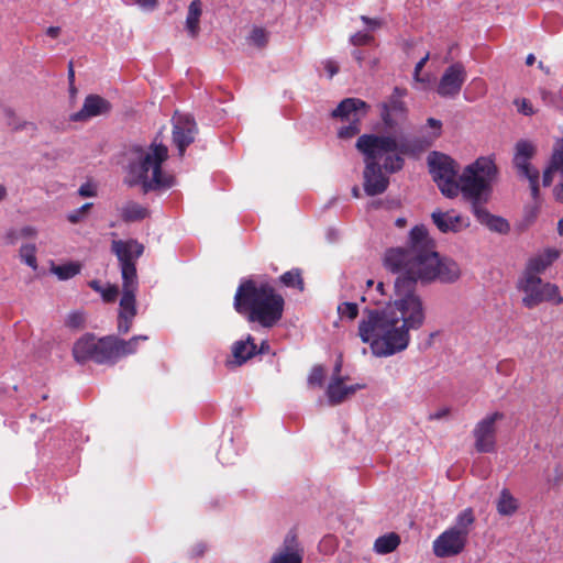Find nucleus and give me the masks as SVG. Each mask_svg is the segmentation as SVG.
I'll list each match as a JSON object with an SVG mask.
<instances>
[{"label":"nucleus","mask_w":563,"mask_h":563,"mask_svg":"<svg viewBox=\"0 0 563 563\" xmlns=\"http://www.w3.org/2000/svg\"><path fill=\"white\" fill-rule=\"evenodd\" d=\"M384 265L399 274L394 283L395 300L384 309L365 308L358 323V335L369 344L374 355L386 357L407 349L410 330L420 329L426 320V308L416 292L417 283L439 280L452 284L461 277L460 265L441 257L424 225L409 232L407 245L385 252Z\"/></svg>","instance_id":"f257e3e1"},{"label":"nucleus","mask_w":563,"mask_h":563,"mask_svg":"<svg viewBox=\"0 0 563 563\" xmlns=\"http://www.w3.org/2000/svg\"><path fill=\"white\" fill-rule=\"evenodd\" d=\"M431 144L421 137L401 139L397 141L390 135L363 134L357 139L356 148L365 156L364 190L367 196L383 194L389 184L384 175L378 159H384V168L388 173H396L404 166L401 155H415L423 152Z\"/></svg>","instance_id":"f03ea898"},{"label":"nucleus","mask_w":563,"mask_h":563,"mask_svg":"<svg viewBox=\"0 0 563 563\" xmlns=\"http://www.w3.org/2000/svg\"><path fill=\"white\" fill-rule=\"evenodd\" d=\"M233 307L249 322L272 329L283 318L285 299L272 284L246 279L235 291Z\"/></svg>","instance_id":"7ed1b4c3"},{"label":"nucleus","mask_w":563,"mask_h":563,"mask_svg":"<svg viewBox=\"0 0 563 563\" xmlns=\"http://www.w3.org/2000/svg\"><path fill=\"white\" fill-rule=\"evenodd\" d=\"M168 158V148L164 144H151L147 148L131 146L124 184L129 187L141 186L143 194L166 190L174 186L175 179L165 174L162 165Z\"/></svg>","instance_id":"20e7f679"},{"label":"nucleus","mask_w":563,"mask_h":563,"mask_svg":"<svg viewBox=\"0 0 563 563\" xmlns=\"http://www.w3.org/2000/svg\"><path fill=\"white\" fill-rule=\"evenodd\" d=\"M147 335H134L129 340L117 335L96 339L92 334L80 338L73 347V355L78 363L93 361L97 364H115L120 358L134 354L140 341H147Z\"/></svg>","instance_id":"39448f33"},{"label":"nucleus","mask_w":563,"mask_h":563,"mask_svg":"<svg viewBox=\"0 0 563 563\" xmlns=\"http://www.w3.org/2000/svg\"><path fill=\"white\" fill-rule=\"evenodd\" d=\"M498 176V168L490 157H478L467 165L457 180L459 194L464 200L475 206L486 205L493 194V185Z\"/></svg>","instance_id":"423d86ee"},{"label":"nucleus","mask_w":563,"mask_h":563,"mask_svg":"<svg viewBox=\"0 0 563 563\" xmlns=\"http://www.w3.org/2000/svg\"><path fill=\"white\" fill-rule=\"evenodd\" d=\"M476 516L473 508L463 509L454 519L451 527L439 534L432 543V551L437 558H452L461 554L474 530Z\"/></svg>","instance_id":"0eeeda50"},{"label":"nucleus","mask_w":563,"mask_h":563,"mask_svg":"<svg viewBox=\"0 0 563 563\" xmlns=\"http://www.w3.org/2000/svg\"><path fill=\"white\" fill-rule=\"evenodd\" d=\"M516 288L522 292L521 302L528 309H533L543 302L554 306L563 303V296L559 286L550 282H543L541 277L520 276Z\"/></svg>","instance_id":"6e6552de"},{"label":"nucleus","mask_w":563,"mask_h":563,"mask_svg":"<svg viewBox=\"0 0 563 563\" xmlns=\"http://www.w3.org/2000/svg\"><path fill=\"white\" fill-rule=\"evenodd\" d=\"M111 252L119 262L122 290L139 289L136 261L143 255L144 245L134 239L113 240Z\"/></svg>","instance_id":"1a4fd4ad"},{"label":"nucleus","mask_w":563,"mask_h":563,"mask_svg":"<svg viewBox=\"0 0 563 563\" xmlns=\"http://www.w3.org/2000/svg\"><path fill=\"white\" fill-rule=\"evenodd\" d=\"M428 164L440 191L448 198L456 197L459 195L456 162L445 154L432 152L428 157Z\"/></svg>","instance_id":"9d476101"},{"label":"nucleus","mask_w":563,"mask_h":563,"mask_svg":"<svg viewBox=\"0 0 563 563\" xmlns=\"http://www.w3.org/2000/svg\"><path fill=\"white\" fill-rule=\"evenodd\" d=\"M536 154L537 146L531 141L523 139L519 140L515 145L512 164L518 175L529 180L531 196L533 200L537 201L540 195V173L530 164V161L534 157Z\"/></svg>","instance_id":"9b49d317"},{"label":"nucleus","mask_w":563,"mask_h":563,"mask_svg":"<svg viewBox=\"0 0 563 563\" xmlns=\"http://www.w3.org/2000/svg\"><path fill=\"white\" fill-rule=\"evenodd\" d=\"M504 413L495 411L479 420L474 429V446L479 453H492L496 450V422L504 419Z\"/></svg>","instance_id":"f8f14e48"},{"label":"nucleus","mask_w":563,"mask_h":563,"mask_svg":"<svg viewBox=\"0 0 563 563\" xmlns=\"http://www.w3.org/2000/svg\"><path fill=\"white\" fill-rule=\"evenodd\" d=\"M465 80V67L462 63H454L444 70L439 81L437 92L441 97H454L459 95Z\"/></svg>","instance_id":"ddd939ff"},{"label":"nucleus","mask_w":563,"mask_h":563,"mask_svg":"<svg viewBox=\"0 0 563 563\" xmlns=\"http://www.w3.org/2000/svg\"><path fill=\"white\" fill-rule=\"evenodd\" d=\"M136 292L137 289L122 290L117 319L119 334H128L132 329L133 320L137 314Z\"/></svg>","instance_id":"4468645a"},{"label":"nucleus","mask_w":563,"mask_h":563,"mask_svg":"<svg viewBox=\"0 0 563 563\" xmlns=\"http://www.w3.org/2000/svg\"><path fill=\"white\" fill-rule=\"evenodd\" d=\"M197 133V124L192 117L186 114L179 117L173 130V141L176 144L179 155L184 156L187 146H189Z\"/></svg>","instance_id":"2eb2a0df"},{"label":"nucleus","mask_w":563,"mask_h":563,"mask_svg":"<svg viewBox=\"0 0 563 563\" xmlns=\"http://www.w3.org/2000/svg\"><path fill=\"white\" fill-rule=\"evenodd\" d=\"M407 95V90L396 87L387 102L382 104V120L393 128L396 124V118L406 113L405 102L401 100Z\"/></svg>","instance_id":"dca6fc26"},{"label":"nucleus","mask_w":563,"mask_h":563,"mask_svg":"<svg viewBox=\"0 0 563 563\" xmlns=\"http://www.w3.org/2000/svg\"><path fill=\"white\" fill-rule=\"evenodd\" d=\"M303 549L300 547L297 534L294 531H289L283 542V547L278 553H276L271 563H302Z\"/></svg>","instance_id":"f3484780"},{"label":"nucleus","mask_w":563,"mask_h":563,"mask_svg":"<svg viewBox=\"0 0 563 563\" xmlns=\"http://www.w3.org/2000/svg\"><path fill=\"white\" fill-rule=\"evenodd\" d=\"M111 110V104L104 98L98 95H89L86 97L82 108L71 114L70 119L75 122L85 121L92 117L106 114Z\"/></svg>","instance_id":"a211bd4d"},{"label":"nucleus","mask_w":563,"mask_h":563,"mask_svg":"<svg viewBox=\"0 0 563 563\" xmlns=\"http://www.w3.org/2000/svg\"><path fill=\"white\" fill-rule=\"evenodd\" d=\"M433 223L442 233H457L470 227V219L453 212L434 211L431 214Z\"/></svg>","instance_id":"6ab92c4d"},{"label":"nucleus","mask_w":563,"mask_h":563,"mask_svg":"<svg viewBox=\"0 0 563 563\" xmlns=\"http://www.w3.org/2000/svg\"><path fill=\"white\" fill-rule=\"evenodd\" d=\"M559 257L560 252L558 250L545 249L543 253L528 260L520 276L540 277V274L544 273Z\"/></svg>","instance_id":"aec40b11"},{"label":"nucleus","mask_w":563,"mask_h":563,"mask_svg":"<svg viewBox=\"0 0 563 563\" xmlns=\"http://www.w3.org/2000/svg\"><path fill=\"white\" fill-rule=\"evenodd\" d=\"M369 106L358 98H345L338 107L332 111L333 118H340L342 120H353L355 118H364L367 114Z\"/></svg>","instance_id":"412c9836"},{"label":"nucleus","mask_w":563,"mask_h":563,"mask_svg":"<svg viewBox=\"0 0 563 563\" xmlns=\"http://www.w3.org/2000/svg\"><path fill=\"white\" fill-rule=\"evenodd\" d=\"M365 388L364 384L344 385L343 377H332L327 387V397L331 406L342 404L346 398L354 395L357 390Z\"/></svg>","instance_id":"4be33fe9"},{"label":"nucleus","mask_w":563,"mask_h":563,"mask_svg":"<svg viewBox=\"0 0 563 563\" xmlns=\"http://www.w3.org/2000/svg\"><path fill=\"white\" fill-rule=\"evenodd\" d=\"M476 220L488 228L493 232H497L500 234H506L510 230V225L508 221L499 216L492 214L486 208L485 205L475 206V208L471 209Z\"/></svg>","instance_id":"5701e85b"},{"label":"nucleus","mask_w":563,"mask_h":563,"mask_svg":"<svg viewBox=\"0 0 563 563\" xmlns=\"http://www.w3.org/2000/svg\"><path fill=\"white\" fill-rule=\"evenodd\" d=\"M233 364L241 366L249 360L257 355V345L255 344L254 338L249 334L245 340H240L232 345Z\"/></svg>","instance_id":"b1692460"},{"label":"nucleus","mask_w":563,"mask_h":563,"mask_svg":"<svg viewBox=\"0 0 563 563\" xmlns=\"http://www.w3.org/2000/svg\"><path fill=\"white\" fill-rule=\"evenodd\" d=\"M556 172L563 175V137L554 144L550 162L543 172L542 185L544 187L551 186L553 174Z\"/></svg>","instance_id":"393cba45"},{"label":"nucleus","mask_w":563,"mask_h":563,"mask_svg":"<svg viewBox=\"0 0 563 563\" xmlns=\"http://www.w3.org/2000/svg\"><path fill=\"white\" fill-rule=\"evenodd\" d=\"M148 216V209L135 201H128L120 209V217L126 223L142 221Z\"/></svg>","instance_id":"a878e982"},{"label":"nucleus","mask_w":563,"mask_h":563,"mask_svg":"<svg viewBox=\"0 0 563 563\" xmlns=\"http://www.w3.org/2000/svg\"><path fill=\"white\" fill-rule=\"evenodd\" d=\"M519 508L518 499L508 488H503L496 501V509L500 516H512Z\"/></svg>","instance_id":"bb28decb"},{"label":"nucleus","mask_w":563,"mask_h":563,"mask_svg":"<svg viewBox=\"0 0 563 563\" xmlns=\"http://www.w3.org/2000/svg\"><path fill=\"white\" fill-rule=\"evenodd\" d=\"M202 14V4L200 0H192L188 7V13L186 18V29L191 37H196L199 34L200 16Z\"/></svg>","instance_id":"cd10ccee"},{"label":"nucleus","mask_w":563,"mask_h":563,"mask_svg":"<svg viewBox=\"0 0 563 563\" xmlns=\"http://www.w3.org/2000/svg\"><path fill=\"white\" fill-rule=\"evenodd\" d=\"M400 544V537L396 532H389L375 540L374 551L378 554H388Z\"/></svg>","instance_id":"c85d7f7f"},{"label":"nucleus","mask_w":563,"mask_h":563,"mask_svg":"<svg viewBox=\"0 0 563 563\" xmlns=\"http://www.w3.org/2000/svg\"><path fill=\"white\" fill-rule=\"evenodd\" d=\"M81 271V265L79 263L69 262L63 265H56L52 267V272L58 277L60 280H67L78 275Z\"/></svg>","instance_id":"c756f323"},{"label":"nucleus","mask_w":563,"mask_h":563,"mask_svg":"<svg viewBox=\"0 0 563 563\" xmlns=\"http://www.w3.org/2000/svg\"><path fill=\"white\" fill-rule=\"evenodd\" d=\"M279 280L286 287L297 288L299 290H303V279L301 276V271L298 268L288 271L284 273Z\"/></svg>","instance_id":"7c9ffc66"},{"label":"nucleus","mask_w":563,"mask_h":563,"mask_svg":"<svg viewBox=\"0 0 563 563\" xmlns=\"http://www.w3.org/2000/svg\"><path fill=\"white\" fill-rule=\"evenodd\" d=\"M21 260L31 268H37L36 246L35 244H24L20 247Z\"/></svg>","instance_id":"2f4dec72"},{"label":"nucleus","mask_w":563,"mask_h":563,"mask_svg":"<svg viewBox=\"0 0 563 563\" xmlns=\"http://www.w3.org/2000/svg\"><path fill=\"white\" fill-rule=\"evenodd\" d=\"M338 313L340 314L341 319H347L352 321L358 316V306L355 302H342L338 306Z\"/></svg>","instance_id":"473e14b6"},{"label":"nucleus","mask_w":563,"mask_h":563,"mask_svg":"<svg viewBox=\"0 0 563 563\" xmlns=\"http://www.w3.org/2000/svg\"><path fill=\"white\" fill-rule=\"evenodd\" d=\"M325 378V371L321 365H314L308 376V385L311 387H322Z\"/></svg>","instance_id":"72a5a7b5"},{"label":"nucleus","mask_w":563,"mask_h":563,"mask_svg":"<svg viewBox=\"0 0 563 563\" xmlns=\"http://www.w3.org/2000/svg\"><path fill=\"white\" fill-rule=\"evenodd\" d=\"M92 202H86L80 208L69 212L67 214V220L73 224L81 222L86 218L87 213L92 208Z\"/></svg>","instance_id":"f704fd0d"},{"label":"nucleus","mask_w":563,"mask_h":563,"mask_svg":"<svg viewBox=\"0 0 563 563\" xmlns=\"http://www.w3.org/2000/svg\"><path fill=\"white\" fill-rule=\"evenodd\" d=\"M360 118H355L351 121V123L346 126H342L339 132L338 136L340 139H351L360 133Z\"/></svg>","instance_id":"c9c22d12"},{"label":"nucleus","mask_w":563,"mask_h":563,"mask_svg":"<svg viewBox=\"0 0 563 563\" xmlns=\"http://www.w3.org/2000/svg\"><path fill=\"white\" fill-rule=\"evenodd\" d=\"M251 41L258 47H263L267 44V33L262 27L253 29L251 36Z\"/></svg>","instance_id":"e433bc0d"},{"label":"nucleus","mask_w":563,"mask_h":563,"mask_svg":"<svg viewBox=\"0 0 563 563\" xmlns=\"http://www.w3.org/2000/svg\"><path fill=\"white\" fill-rule=\"evenodd\" d=\"M514 104L517 107L518 112L523 115L534 114L532 103L526 98L515 99Z\"/></svg>","instance_id":"4c0bfd02"},{"label":"nucleus","mask_w":563,"mask_h":563,"mask_svg":"<svg viewBox=\"0 0 563 563\" xmlns=\"http://www.w3.org/2000/svg\"><path fill=\"white\" fill-rule=\"evenodd\" d=\"M100 294L104 302H114L119 295V287L117 285H109Z\"/></svg>","instance_id":"58836bf2"},{"label":"nucleus","mask_w":563,"mask_h":563,"mask_svg":"<svg viewBox=\"0 0 563 563\" xmlns=\"http://www.w3.org/2000/svg\"><path fill=\"white\" fill-rule=\"evenodd\" d=\"M373 41V36L368 33L357 32L351 36V43L355 46L367 45Z\"/></svg>","instance_id":"ea45409f"},{"label":"nucleus","mask_w":563,"mask_h":563,"mask_svg":"<svg viewBox=\"0 0 563 563\" xmlns=\"http://www.w3.org/2000/svg\"><path fill=\"white\" fill-rule=\"evenodd\" d=\"M4 114H5V118L8 119V124L10 126H12L13 130L18 131V130L24 129L26 123L25 122L24 123L16 122V115H15V112L13 109H11V108L4 109Z\"/></svg>","instance_id":"a19ab883"},{"label":"nucleus","mask_w":563,"mask_h":563,"mask_svg":"<svg viewBox=\"0 0 563 563\" xmlns=\"http://www.w3.org/2000/svg\"><path fill=\"white\" fill-rule=\"evenodd\" d=\"M538 214H539V205L538 203L528 208L525 213L526 227H529L532 223H534L536 219L538 218Z\"/></svg>","instance_id":"79ce46f5"},{"label":"nucleus","mask_w":563,"mask_h":563,"mask_svg":"<svg viewBox=\"0 0 563 563\" xmlns=\"http://www.w3.org/2000/svg\"><path fill=\"white\" fill-rule=\"evenodd\" d=\"M84 323V316L80 312H73L68 316L67 325L70 328H80Z\"/></svg>","instance_id":"37998d69"},{"label":"nucleus","mask_w":563,"mask_h":563,"mask_svg":"<svg viewBox=\"0 0 563 563\" xmlns=\"http://www.w3.org/2000/svg\"><path fill=\"white\" fill-rule=\"evenodd\" d=\"M78 194L81 197H95L97 195V190L92 184L86 183L79 187Z\"/></svg>","instance_id":"c03bdc74"},{"label":"nucleus","mask_w":563,"mask_h":563,"mask_svg":"<svg viewBox=\"0 0 563 563\" xmlns=\"http://www.w3.org/2000/svg\"><path fill=\"white\" fill-rule=\"evenodd\" d=\"M324 69L329 74V78H332L334 75L339 73V65L336 62L332 59H327L323 62Z\"/></svg>","instance_id":"a18cd8bd"},{"label":"nucleus","mask_w":563,"mask_h":563,"mask_svg":"<svg viewBox=\"0 0 563 563\" xmlns=\"http://www.w3.org/2000/svg\"><path fill=\"white\" fill-rule=\"evenodd\" d=\"M361 20L367 25L369 26L372 30H376V29H379L382 26V20L379 19H372V18H368L366 15H362L361 16Z\"/></svg>","instance_id":"49530a36"},{"label":"nucleus","mask_w":563,"mask_h":563,"mask_svg":"<svg viewBox=\"0 0 563 563\" xmlns=\"http://www.w3.org/2000/svg\"><path fill=\"white\" fill-rule=\"evenodd\" d=\"M36 234H37L36 229L34 227H31V225L23 227L20 230L21 238L31 239V238H35Z\"/></svg>","instance_id":"de8ad7c7"},{"label":"nucleus","mask_w":563,"mask_h":563,"mask_svg":"<svg viewBox=\"0 0 563 563\" xmlns=\"http://www.w3.org/2000/svg\"><path fill=\"white\" fill-rule=\"evenodd\" d=\"M428 59H429V54H427L424 57H422V58H421V59L416 64V67H415V74H413V76H415V79H416L417 81H419V80H420V78H419V74H420V71L422 70V68L424 67V65H426V63L428 62Z\"/></svg>","instance_id":"09e8293b"},{"label":"nucleus","mask_w":563,"mask_h":563,"mask_svg":"<svg viewBox=\"0 0 563 563\" xmlns=\"http://www.w3.org/2000/svg\"><path fill=\"white\" fill-rule=\"evenodd\" d=\"M427 125L437 130V133L434 134V137H438L440 135V131H441V128H442V123H441L440 120H437L434 118H429L427 120Z\"/></svg>","instance_id":"8fccbe9b"},{"label":"nucleus","mask_w":563,"mask_h":563,"mask_svg":"<svg viewBox=\"0 0 563 563\" xmlns=\"http://www.w3.org/2000/svg\"><path fill=\"white\" fill-rule=\"evenodd\" d=\"M21 238L20 235V231H16V230H10L7 234H5V240L9 244H15L16 241Z\"/></svg>","instance_id":"3c124183"},{"label":"nucleus","mask_w":563,"mask_h":563,"mask_svg":"<svg viewBox=\"0 0 563 563\" xmlns=\"http://www.w3.org/2000/svg\"><path fill=\"white\" fill-rule=\"evenodd\" d=\"M541 93V98L544 102L549 103V104H552L554 103L555 101V96L554 93H552L551 91H548L545 89H541L540 91Z\"/></svg>","instance_id":"603ef678"},{"label":"nucleus","mask_w":563,"mask_h":563,"mask_svg":"<svg viewBox=\"0 0 563 563\" xmlns=\"http://www.w3.org/2000/svg\"><path fill=\"white\" fill-rule=\"evenodd\" d=\"M449 412H450L449 408H443V409H440L437 412L430 415L429 419L430 420H439V419H442L443 417L448 416Z\"/></svg>","instance_id":"864d4df0"},{"label":"nucleus","mask_w":563,"mask_h":563,"mask_svg":"<svg viewBox=\"0 0 563 563\" xmlns=\"http://www.w3.org/2000/svg\"><path fill=\"white\" fill-rule=\"evenodd\" d=\"M553 195L558 201L563 202V183L554 187Z\"/></svg>","instance_id":"5fc2aeb1"},{"label":"nucleus","mask_w":563,"mask_h":563,"mask_svg":"<svg viewBox=\"0 0 563 563\" xmlns=\"http://www.w3.org/2000/svg\"><path fill=\"white\" fill-rule=\"evenodd\" d=\"M471 86L479 89L481 95H484L486 92L485 82L482 79L472 80Z\"/></svg>","instance_id":"6e6d98bb"},{"label":"nucleus","mask_w":563,"mask_h":563,"mask_svg":"<svg viewBox=\"0 0 563 563\" xmlns=\"http://www.w3.org/2000/svg\"><path fill=\"white\" fill-rule=\"evenodd\" d=\"M136 2L141 5V7H144V8H150V9H153L157 1L156 0H136Z\"/></svg>","instance_id":"4d7b16f0"},{"label":"nucleus","mask_w":563,"mask_h":563,"mask_svg":"<svg viewBox=\"0 0 563 563\" xmlns=\"http://www.w3.org/2000/svg\"><path fill=\"white\" fill-rule=\"evenodd\" d=\"M60 33V29L58 26H49L46 30V34L53 38L57 37Z\"/></svg>","instance_id":"13d9d810"},{"label":"nucleus","mask_w":563,"mask_h":563,"mask_svg":"<svg viewBox=\"0 0 563 563\" xmlns=\"http://www.w3.org/2000/svg\"><path fill=\"white\" fill-rule=\"evenodd\" d=\"M88 285H89V287H90L91 289H93V290H95V291H97V292H101V290L103 289V287L101 286L100 282H99V280H97V279L90 280V282L88 283Z\"/></svg>","instance_id":"bf43d9fd"},{"label":"nucleus","mask_w":563,"mask_h":563,"mask_svg":"<svg viewBox=\"0 0 563 563\" xmlns=\"http://www.w3.org/2000/svg\"><path fill=\"white\" fill-rule=\"evenodd\" d=\"M269 351V344L267 343V341H263L261 343V346L257 347V354H264V353H267Z\"/></svg>","instance_id":"052dcab7"},{"label":"nucleus","mask_w":563,"mask_h":563,"mask_svg":"<svg viewBox=\"0 0 563 563\" xmlns=\"http://www.w3.org/2000/svg\"><path fill=\"white\" fill-rule=\"evenodd\" d=\"M352 55L355 58V60L358 63V65L361 66L363 63V59H364L362 52L358 49H355V51H353Z\"/></svg>","instance_id":"680f3d73"},{"label":"nucleus","mask_w":563,"mask_h":563,"mask_svg":"<svg viewBox=\"0 0 563 563\" xmlns=\"http://www.w3.org/2000/svg\"><path fill=\"white\" fill-rule=\"evenodd\" d=\"M68 79H69L70 84L74 82L75 71H74V67H73V62H70L68 65Z\"/></svg>","instance_id":"e2e57ef3"},{"label":"nucleus","mask_w":563,"mask_h":563,"mask_svg":"<svg viewBox=\"0 0 563 563\" xmlns=\"http://www.w3.org/2000/svg\"><path fill=\"white\" fill-rule=\"evenodd\" d=\"M340 373H341V363L338 362L334 366V371H333V375L332 377H341L340 376Z\"/></svg>","instance_id":"0e129e2a"},{"label":"nucleus","mask_w":563,"mask_h":563,"mask_svg":"<svg viewBox=\"0 0 563 563\" xmlns=\"http://www.w3.org/2000/svg\"><path fill=\"white\" fill-rule=\"evenodd\" d=\"M398 228H404L407 224V220L405 218H398L395 222Z\"/></svg>","instance_id":"69168bd1"},{"label":"nucleus","mask_w":563,"mask_h":563,"mask_svg":"<svg viewBox=\"0 0 563 563\" xmlns=\"http://www.w3.org/2000/svg\"><path fill=\"white\" fill-rule=\"evenodd\" d=\"M534 62H536V57H534V55H533V54H529V55L527 56V58H526V64H527L528 66H531V65H533V63H534Z\"/></svg>","instance_id":"338daca9"},{"label":"nucleus","mask_w":563,"mask_h":563,"mask_svg":"<svg viewBox=\"0 0 563 563\" xmlns=\"http://www.w3.org/2000/svg\"><path fill=\"white\" fill-rule=\"evenodd\" d=\"M558 233L559 235H563V217L558 222Z\"/></svg>","instance_id":"774afa93"}]
</instances>
